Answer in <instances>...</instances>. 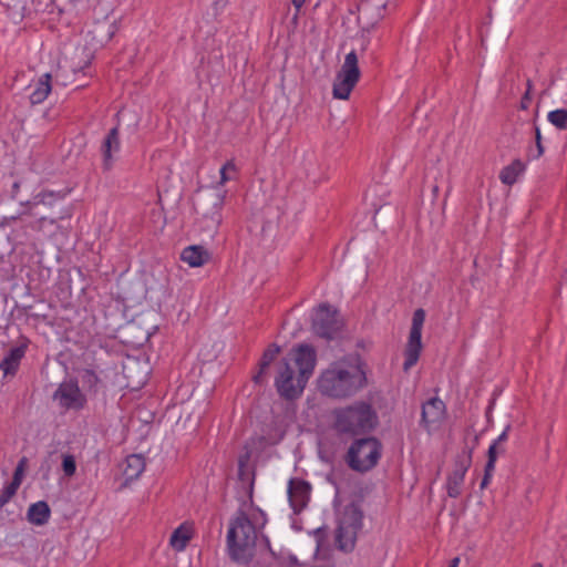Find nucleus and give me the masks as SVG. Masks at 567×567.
Returning <instances> with one entry per match:
<instances>
[{
    "mask_svg": "<svg viewBox=\"0 0 567 567\" xmlns=\"http://www.w3.org/2000/svg\"><path fill=\"white\" fill-rule=\"evenodd\" d=\"M367 385L365 363L359 355L330 363L317 381L318 391L322 395L337 400L352 398Z\"/></svg>",
    "mask_w": 567,
    "mask_h": 567,
    "instance_id": "nucleus-1",
    "label": "nucleus"
},
{
    "mask_svg": "<svg viewBox=\"0 0 567 567\" xmlns=\"http://www.w3.org/2000/svg\"><path fill=\"white\" fill-rule=\"evenodd\" d=\"M291 353V360L298 369L297 378L290 362L284 358L278 365V375L275 379L277 392L285 400H295L300 396L317 362L316 351L309 344H299L292 349Z\"/></svg>",
    "mask_w": 567,
    "mask_h": 567,
    "instance_id": "nucleus-2",
    "label": "nucleus"
},
{
    "mask_svg": "<svg viewBox=\"0 0 567 567\" xmlns=\"http://www.w3.org/2000/svg\"><path fill=\"white\" fill-rule=\"evenodd\" d=\"M23 184L24 182L22 179L14 181L10 189V197L14 200H20V205L21 207H23V210H21L17 215L3 217L0 220V227L9 226L11 223L22 219L23 216H39L38 220L31 224V227L40 230L44 221L49 220L51 224H54L63 218L62 214L47 215L48 210L45 209L52 208L56 202L61 200L64 197V194L62 192L55 193L43 190L33 196L32 199L23 200L20 196V189L23 186Z\"/></svg>",
    "mask_w": 567,
    "mask_h": 567,
    "instance_id": "nucleus-3",
    "label": "nucleus"
},
{
    "mask_svg": "<svg viewBox=\"0 0 567 567\" xmlns=\"http://www.w3.org/2000/svg\"><path fill=\"white\" fill-rule=\"evenodd\" d=\"M257 537L255 524L245 511L238 509L228 524L226 544L229 558L237 564H249L256 555Z\"/></svg>",
    "mask_w": 567,
    "mask_h": 567,
    "instance_id": "nucleus-4",
    "label": "nucleus"
},
{
    "mask_svg": "<svg viewBox=\"0 0 567 567\" xmlns=\"http://www.w3.org/2000/svg\"><path fill=\"white\" fill-rule=\"evenodd\" d=\"M333 430L341 436L357 437L372 432L379 417L370 403L364 401L333 411Z\"/></svg>",
    "mask_w": 567,
    "mask_h": 567,
    "instance_id": "nucleus-5",
    "label": "nucleus"
},
{
    "mask_svg": "<svg viewBox=\"0 0 567 567\" xmlns=\"http://www.w3.org/2000/svg\"><path fill=\"white\" fill-rule=\"evenodd\" d=\"M381 455L382 443L377 437H360L351 443L344 461L352 471L365 473L377 466Z\"/></svg>",
    "mask_w": 567,
    "mask_h": 567,
    "instance_id": "nucleus-6",
    "label": "nucleus"
},
{
    "mask_svg": "<svg viewBox=\"0 0 567 567\" xmlns=\"http://www.w3.org/2000/svg\"><path fill=\"white\" fill-rule=\"evenodd\" d=\"M362 519L363 512L358 504L351 503L344 507L336 530V545L340 550L351 553L354 549Z\"/></svg>",
    "mask_w": 567,
    "mask_h": 567,
    "instance_id": "nucleus-7",
    "label": "nucleus"
},
{
    "mask_svg": "<svg viewBox=\"0 0 567 567\" xmlns=\"http://www.w3.org/2000/svg\"><path fill=\"white\" fill-rule=\"evenodd\" d=\"M361 72L358 65V55L351 51L346 55L341 70L333 82V96L339 100H348L351 91L360 79Z\"/></svg>",
    "mask_w": 567,
    "mask_h": 567,
    "instance_id": "nucleus-8",
    "label": "nucleus"
},
{
    "mask_svg": "<svg viewBox=\"0 0 567 567\" xmlns=\"http://www.w3.org/2000/svg\"><path fill=\"white\" fill-rule=\"evenodd\" d=\"M425 320V311L422 308H419L414 311L412 317V326L408 339V343L404 350V371L410 370L413 365L416 364L420 353L422 350V328Z\"/></svg>",
    "mask_w": 567,
    "mask_h": 567,
    "instance_id": "nucleus-9",
    "label": "nucleus"
},
{
    "mask_svg": "<svg viewBox=\"0 0 567 567\" xmlns=\"http://www.w3.org/2000/svg\"><path fill=\"white\" fill-rule=\"evenodd\" d=\"M473 450L474 445L468 446L466 444L454 460V470L447 476L446 482L447 495L452 498H457L462 493L461 487L463 485L465 474L472 465Z\"/></svg>",
    "mask_w": 567,
    "mask_h": 567,
    "instance_id": "nucleus-10",
    "label": "nucleus"
},
{
    "mask_svg": "<svg viewBox=\"0 0 567 567\" xmlns=\"http://www.w3.org/2000/svg\"><path fill=\"white\" fill-rule=\"evenodd\" d=\"M337 316V310L332 309L329 305H320L312 317L313 332L327 340L333 339L341 327Z\"/></svg>",
    "mask_w": 567,
    "mask_h": 567,
    "instance_id": "nucleus-11",
    "label": "nucleus"
},
{
    "mask_svg": "<svg viewBox=\"0 0 567 567\" xmlns=\"http://www.w3.org/2000/svg\"><path fill=\"white\" fill-rule=\"evenodd\" d=\"M53 400L65 410H82L86 404V398L79 388L76 380L62 382L53 393Z\"/></svg>",
    "mask_w": 567,
    "mask_h": 567,
    "instance_id": "nucleus-12",
    "label": "nucleus"
},
{
    "mask_svg": "<svg viewBox=\"0 0 567 567\" xmlns=\"http://www.w3.org/2000/svg\"><path fill=\"white\" fill-rule=\"evenodd\" d=\"M311 485L300 478H291L288 484V497L296 514H299L310 499Z\"/></svg>",
    "mask_w": 567,
    "mask_h": 567,
    "instance_id": "nucleus-13",
    "label": "nucleus"
},
{
    "mask_svg": "<svg viewBox=\"0 0 567 567\" xmlns=\"http://www.w3.org/2000/svg\"><path fill=\"white\" fill-rule=\"evenodd\" d=\"M388 0H361L358 6L359 19L373 27L384 17Z\"/></svg>",
    "mask_w": 567,
    "mask_h": 567,
    "instance_id": "nucleus-14",
    "label": "nucleus"
},
{
    "mask_svg": "<svg viewBox=\"0 0 567 567\" xmlns=\"http://www.w3.org/2000/svg\"><path fill=\"white\" fill-rule=\"evenodd\" d=\"M511 426L507 425L503 433L491 444L487 451V462L485 464L484 468V476L481 482V488L484 489L492 477L493 471L495 468V463L497 460V455L499 453H504V449L501 447V444L504 443L507 440V434Z\"/></svg>",
    "mask_w": 567,
    "mask_h": 567,
    "instance_id": "nucleus-15",
    "label": "nucleus"
},
{
    "mask_svg": "<svg viewBox=\"0 0 567 567\" xmlns=\"http://www.w3.org/2000/svg\"><path fill=\"white\" fill-rule=\"evenodd\" d=\"M120 146H121L120 130H118V126H115L112 130H110V132L105 136V138L102 143V146H101V152H102V157H103L102 167H103L104 172H109L112 169V167H113L112 152L113 151L118 152Z\"/></svg>",
    "mask_w": 567,
    "mask_h": 567,
    "instance_id": "nucleus-16",
    "label": "nucleus"
},
{
    "mask_svg": "<svg viewBox=\"0 0 567 567\" xmlns=\"http://www.w3.org/2000/svg\"><path fill=\"white\" fill-rule=\"evenodd\" d=\"M445 403L439 398H432L422 405L421 422L427 427L437 423L445 415Z\"/></svg>",
    "mask_w": 567,
    "mask_h": 567,
    "instance_id": "nucleus-17",
    "label": "nucleus"
},
{
    "mask_svg": "<svg viewBox=\"0 0 567 567\" xmlns=\"http://www.w3.org/2000/svg\"><path fill=\"white\" fill-rule=\"evenodd\" d=\"M212 258L210 252L200 245H192L183 249L181 259L190 267H202Z\"/></svg>",
    "mask_w": 567,
    "mask_h": 567,
    "instance_id": "nucleus-18",
    "label": "nucleus"
},
{
    "mask_svg": "<svg viewBox=\"0 0 567 567\" xmlns=\"http://www.w3.org/2000/svg\"><path fill=\"white\" fill-rule=\"evenodd\" d=\"M25 349L27 346L10 349L9 353L0 362V370L3 371L4 375H14L17 373Z\"/></svg>",
    "mask_w": 567,
    "mask_h": 567,
    "instance_id": "nucleus-19",
    "label": "nucleus"
},
{
    "mask_svg": "<svg viewBox=\"0 0 567 567\" xmlns=\"http://www.w3.org/2000/svg\"><path fill=\"white\" fill-rule=\"evenodd\" d=\"M51 517V508L44 501H39L30 505L27 512V519L29 523L42 526L45 525Z\"/></svg>",
    "mask_w": 567,
    "mask_h": 567,
    "instance_id": "nucleus-20",
    "label": "nucleus"
},
{
    "mask_svg": "<svg viewBox=\"0 0 567 567\" xmlns=\"http://www.w3.org/2000/svg\"><path fill=\"white\" fill-rule=\"evenodd\" d=\"M280 351H281L280 347L276 343L269 344L268 348L264 351L261 359L259 361V370L252 377V381L256 384H261L264 382V375L266 374L270 364L275 361L277 355L280 353Z\"/></svg>",
    "mask_w": 567,
    "mask_h": 567,
    "instance_id": "nucleus-21",
    "label": "nucleus"
},
{
    "mask_svg": "<svg viewBox=\"0 0 567 567\" xmlns=\"http://www.w3.org/2000/svg\"><path fill=\"white\" fill-rule=\"evenodd\" d=\"M126 465L123 470V475L126 482L134 481L140 477V475L145 470V458L141 454H132L126 457Z\"/></svg>",
    "mask_w": 567,
    "mask_h": 567,
    "instance_id": "nucleus-22",
    "label": "nucleus"
},
{
    "mask_svg": "<svg viewBox=\"0 0 567 567\" xmlns=\"http://www.w3.org/2000/svg\"><path fill=\"white\" fill-rule=\"evenodd\" d=\"M51 80L52 76L50 73H45L40 76L35 84L34 91L30 94L31 104H40L48 97L52 89Z\"/></svg>",
    "mask_w": 567,
    "mask_h": 567,
    "instance_id": "nucleus-23",
    "label": "nucleus"
},
{
    "mask_svg": "<svg viewBox=\"0 0 567 567\" xmlns=\"http://www.w3.org/2000/svg\"><path fill=\"white\" fill-rule=\"evenodd\" d=\"M526 165L520 159H514L509 165L505 166L499 173V179L505 185H513L517 177L525 171Z\"/></svg>",
    "mask_w": 567,
    "mask_h": 567,
    "instance_id": "nucleus-24",
    "label": "nucleus"
},
{
    "mask_svg": "<svg viewBox=\"0 0 567 567\" xmlns=\"http://www.w3.org/2000/svg\"><path fill=\"white\" fill-rule=\"evenodd\" d=\"M192 534L188 528L179 526L176 528L169 538L171 546L176 550L185 549L187 543L190 540Z\"/></svg>",
    "mask_w": 567,
    "mask_h": 567,
    "instance_id": "nucleus-25",
    "label": "nucleus"
},
{
    "mask_svg": "<svg viewBox=\"0 0 567 567\" xmlns=\"http://www.w3.org/2000/svg\"><path fill=\"white\" fill-rule=\"evenodd\" d=\"M547 118L556 128L567 130V109L550 111Z\"/></svg>",
    "mask_w": 567,
    "mask_h": 567,
    "instance_id": "nucleus-26",
    "label": "nucleus"
},
{
    "mask_svg": "<svg viewBox=\"0 0 567 567\" xmlns=\"http://www.w3.org/2000/svg\"><path fill=\"white\" fill-rule=\"evenodd\" d=\"M83 385L94 393L97 392V385L101 382L100 378L92 369H84L81 374Z\"/></svg>",
    "mask_w": 567,
    "mask_h": 567,
    "instance_id": "nucleus-27",
    "label": "nucleus"
},
{
    "mask_svg": "<svg viewBox=\"0 0 567 567\" xmlns=\"http://www.w3.org/2000/svg\"><path fill=\"white\" fill-rule=\"evenodd\" d=\"M534 133H535V151L533 148L528 150L527 156L532 159L539 158L544 152V145H543V137L539 127L536 124V121L534 120Z\"/></svg>",
    "mask_w": 567,
    "mask_h": 567,
    "instance_id": "nucleus-28",
    "label": "nucleus"
},
{
    "mask_svg": "<svg viewBox=\"0 0 567 567\" xmlns=\"http://www.w3.org/2000/svg\"><path fill=\"white\" fill-rule=\"evenodd\" d=\"M250 460V453L246 452L239 456L238 460V478L243 482L249 481L248 463Z\"/></svg>",
    "mask_w": 567,
    "mask_h": 567,
    "instance_id": "nucleus-29",
    "label": "nucleus"
},
{
    "mask_svg": "<svg viewBox=\"0 0 567 567\" xmlns=\"http://www.w3.org/2000/svg\"><path fill=\"white\" fill-rule=\"evenodd\" d=\"M62 471L66 477H72L76 471L75 457L71 454L62 456Z\"/></svg>",
    "mask_w": 567,
    "mask_h": 567,
    "instance_id": "nucleus-30",
    "label": "nucleus"
},
{
    "mask_svg": "<svg viewBox=\"0 0 567 567\" xmlns=\"http://www.w3.org/2000/svg\"><path fill=\"white\" fill-rule=\"evenodd\" d=\"M204 197L213 202L216 209H220L224 204V195L219 190H210L204 194Z\"/></svg>",
    "mask_w": 567,
    "mask_h": 567,
    "instance_id": "nucleus-31",
    "label": "nucleus"
},
{
    "mask_svg": "<svg viewBox=\"0 0 567 567\" xmlns=\"http://www.w3.org/2000/svg\"><path fill=\"white\" fill-rule=\"evenodd\" d=\"M18 488L8 484L0 493V509L17 494Z\"/></svg>",
    "mask_w": 567,
    "mask_h": 567,
    "instance_id": "nucleus-32",
    "label": "nucleus"
},
{
    "mask_svg": "<svg viewBox=\"0 0 567 567\" xmlns=\"http://www.w3.org/2000/svg\"><path fill=\"white\" fill-rule=\"evenodd\" d=\"M236 169V166H235V163L233 161H227L220 168V182L219 184H225L226 182H228L230 178L228 177L227 175V172L228 171H235Z\"/></svg>",
    "mask_w": 567,
    "mask_h": 567,
    "instance_id": "nucleus-33",
    "label": "nucleus"
},
{
    "mask_svg": "<svg viewBox=\"0 0 567 567\" xmlns=\"http://www.w3.org/2000/svg\"><path fill=\"white\" fill-rule=\"evenodd\" d=\"M22 478H23V471H21L20 468H16L14 473H13L12 481L9 484L19 488L22 483Z\"/></svg>",
    "mask_w": 567,
    "mask_h": 567,
    "instance_id": "nucleus-34",
    "label": "nucleus"
},
{
    "mask_svg": "<svg viewBox=\"0 0 567 567\" xmlns=\"http://www.w3.org/2000/svg\"><path fill=\"white\" fill-rule=\"evenodd\" d=\"M530 102H532V94L529 92H525L520 99L519 109L527 110L529 107Z\"/></svg>",
    "mask_w": 567,
    "mask_h": 567,
    "instance_id": "nucleus-35",
    "label": "nucleus"
},
{
    "mask_svg": "<svg viewBox=\"0 0 567 567\" xmlns=\"http://www.w3.org/2000/svg\"><path fill=\"white\" fill-rule=\"evenodd\" d=\"M293 7L296 8V16H298V12L300 11V9L302 8V6L305 4L306 0H291Z\"/></svg>",
    "mask_w": 567,
    "mask_h": 567,
    "instance_id": "nucleus-36",
    "label": "nucleus"
},
{
    "mask_svg": "<svg viewBox=\"0 0 567 567\" xmlns=\"http://www.w3.org/2000/svg\"><path fill=\"white\" fill-rule=\"evenodd\" d=\"M27 464H28V458H27L25 456H23V457L19 461V463H18V465H17V467H16V468H20L21 471H23V472H24V468H25Z\"/></svg>",
    "mask_w": 567,
    "mask_h": 567,
    "instance_id": "nucleus-37",
    "label": "nucleus"
},
{
    "mask_svg": "<svg viewBox=\"0 0 567 567\" xmlns=\"http://www.w3.org/2000/svg\"><path fill=\"white\" fill-rule=\"evenodd\" d=\"M27 464H28V458H27L25 456H23V457L19 461V463H18V465H17V467H16V468H20L21 471H23V472H24V468H25Z\"/></svg>",
    "mask_w": 567,
    "mask_h": 567,
    "instance_id": "nucleus-38",
    "label": "nucleus"
},
{
    "mask_svg": "<svg viewBox=\"0 0 567 567\" xmlns=\"http://www.w3.org/2000/svg\"><path fill=\"white\" fill-rule=\"evenodd\" d=\"M527 89H526V92H529L532 94V90H533V82L530 80H527Z\"/></svg>",
    "mask_w": 567,
    "mask_h": 567,
    "instance_id": "nucleus-39",
    "label": "nucleus"
},
{
    "mask_svg": "<svg viewBox=\"0 0 567 567\" xmlns=\"http://www.w3.org/2000/svg\"><path fill=\"white\" fill-rule=\"evenodd\" d=\"M458 563H460V558H458V557H455V558L451 561L450 567H457V566H458Z\"/></svg>",
    "mask_w": 567,
    "mask_h": 567,
    "instance_id": "nucleus-40",
    "label": "nucleus"
},
{
    "mask_svg": "<svg viewBox=\"0 0 567 567\" xmlns=\"http://www.w3.org/2000/svg\"><path fill=\"white\" fill-rule=\"evenodd\" d=\"M113 34H114V32H113V31L109 32V34H107V40H110V39L113 37Z\"/></svg>",
    "mask_w": 567,
    "mask_h": 567,
    "instance_id": "nucleus-41",
    "label": "nucleus"
},
{
    "mask_svg": "<svg viewBox=\"0 0 567 567\" xmlns=\"http://www.w3.org/2000/svg\"><path fill=\"white\" fill-rule=\"evenodd\" d=\"M437 192H439V186H437V185H435V186L433 187V193H435V194H436Z\"/></svg>",
    "mask_w": 567,
    "mask_h": 567,
    "instance_id": "nucleus-42",
    "label": "nucleus"
},
{
    "mask_svg": "<svg viewBox=\"0 0 567 567\" xmlns=\"http://www.w3.org/2000/svg\"><path fill=\"white\" fill-rule=\"evenodd\" d=\"M532 567H543V565L540 563H536Z\"/></svg>",
    "mask_w": 567,
    "mask_h": 567,
    "instance_id": "nucleus-43",
    "label": "nucleus"
}]
</instances>
